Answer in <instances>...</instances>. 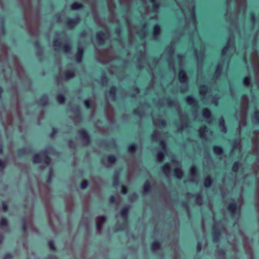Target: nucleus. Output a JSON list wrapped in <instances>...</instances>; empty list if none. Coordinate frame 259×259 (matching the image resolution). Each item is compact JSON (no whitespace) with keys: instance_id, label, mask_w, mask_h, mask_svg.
Returning <instances> with one entry per match:
<instances>
[{"instance_id":"f257e3e1","label":"nucleus","mask_w":259,"mask_h":259,"mask_svg":"<svg viewBox=\"0 0 259 259\" xmlns=\"http://www.w3.org/2000/svg\"><path fill=\"white\" fill-rule=\"evenodd\" d=\"M45 154H47L48 152L47 150L42 152ZM33 162L35 164L44 162V163L49 165L52 162V158L48 154H45L42 158L41 156L38 154H35L32 157Z\"/></svg>"},{"instance_id":"f03ea898","label":"nucleus","mask_w":259,"mask_h":259,"mask_svg":"<svg viewBox=\"0 0 259 259\" xmlns=\"http://www.w3.org/2000/svg\"><path fill=\"white\" fill-rule=\"evenodd\" d=\"M53 46L55 48L56 50L58 49H61L65 53H69L72 49L71 45L70 44L62 45L61 42L58 39H54L53 40Z\"/></svg>"},{"instance_id":"7ed1b4c3","label":"nucleus","mask_w":259,"mask_h":259,"mask_svg":"<svg viewBox=\"0 0 259 259\" xmlns=\"http://www.w3.org/2000/svg\"><path fill=\"white\" fill-rule=\"evenodd\" d=\"M78 135L85 145H89L91 143L90 135L86 130L84 128L79 130Z\"/></svg>"},{"instance_id":"20e7f679","label":"nucleus","mask_w":259,"mask_h":259,"mask_svg":"<svg viewBox=\"0 0 259 259\" xmlns=\"http://www.w3.org/2000/svg\"><path fill=\"white\" fill-rule=\"evenodd\" d=\"M227 209L232 214H235L237 211H240V206L238 205L232 199V201L228 203Z\"/></svg>"},{"instance_id":"39448f33","label":"nucleus","mask_w":259,"mask_h":259,"mask_svg":"<svg viewBox=\"0 0 259 259\" xmlns=\"http://www.w3.org/2000/svg\"><path fill=\"white\" fill-rule=\"evenodd\" d=\"M84 56V49L83 48L78 47L77 53L74 55V59L77 63H81L82 61Z\"/></svg>"},{"instance_id":"423d86ee","label":"nucleus","mask_w":259,"mask_h":259,"mask_svg":"<svg viewBox=\"0 0 259 259\" xmlns=\"http://www.w3.org/2000/svg\"><path fill=\"white\" fill-rule=\"evenodd\" d=\"M80 19L79 17H77L75 18H68L65 21V24L70 28H74L77 24L79 22Z\"/></svg>"},{"instance_id":"0eeeda50","label":"nucleus","mask_w":259,"mask_h":259,"mask_svg":"<svg viewBox=\"0 0 259 259\" xmlns=\"http://www.w3.org/2000/svg\"><path fill=\"white\" fill-rule=\"evenodd\" d=\"M96 38L98 42L100 45H104L106 38L105 31L103 30L98 31L96 34Z\"/></svg>"},{"instance_id":"6e6552de","label":"nucleus","mask_w":259,"mask_h":259,"mask_svg":"<svg viewBox=\"0 0 259 259\" xmlns=\"http://www.w3.org/2000/svg\"><path fill=\"white\" fill-rule=\"evenodd\" d=\"M221 236V230L215 227L212 228V237L213 242H218Z\"/></svg>"},{"instance_id":"1a4fd4ad","label":"nucleus","mask_w":259,"mask_h":259,"mask_svg":"<svg viewBox=\"0 0 259 259\" xmlns=\"http://www.w3.org/2000/svg\"><path fill=\"white\" fill-rule=\"evenodd\" d=\"M188 76L185 70L182 68L179 71V79L181 83H185L188 81Z\"/></svg>"},{"instance_id":"9d476101","label":"nucleus","mask_w":259,"mask_h":259,"mask_svg":"<svg viewBox=\"0 0 259 259\" xmlns=\"http://www.w3.org/2000/svg\"><path fill=\"white\" fill-rule=\"evenodd\" d=\"M186 100L188 104L191 107H196L197 106V101L191 95L187 96Z\"/></svg>"},{"instance_id":"9b49d317","label":"nucleus","mask_w":259,"mask_h":259,"mask_svg":"<svg viewBox=\"0 0 259 259\" xmlns=\"http://www.w3.org/2000/svg\"><path fill=\"white\" fill-rule=\"evenodd\" d=\"M39 104L42 106H46L49 103V97L46 94H43L38 99Z\"/></svg>"},{"instance_id":"f8f14e48","label":"nucleus","mask_w":259,"mask_h":259,"mask_svg":"<svg viewBox=\"0 0 259 259\" xmlns=\"http://www.w3.org/2000/svg\"><path fill=\"white\" fill-rule=\"evenodd\" d=\"M130 212L129 207H124L122 208L120 210V214L124 221H127L128 218V214Z\"/></svg>"},{"instance_id":"ddd939ff","label":"nucleus","mask_w":259,"mask_h":259,"mask_svg":"<svg viewBox=\"0 0 259 259\" xmlns=\"http://www.w3.org/2000/svg\"><path fill=\"white\" fill-rule=\"evenodd\" d=\"M64 75L66 79L73 78L75 76L74 70H68L64 72Z\"/></svg>"},{"instance_id":"4468645a","label":"nucleus","mask_w":259,"mask_h":259,"mask_svg":"<svg viewBox=\"0 0 259 259\" xmlns=\"http://www.w3.org/2000/svg\"><path fill=\"white\" fill-rule=\"evenodd\" d=\"M116 90L117 87L115 85H111L110 87L109 93L111 98H112L113 100H115L116 98Z\"/></svg>"},{"instance_id":"2eb2a0df","label":"nucleus","mask_w":259,"mask_h":259,"mask_svg":"<svg viewBox=\"0 0 259 259\" xmlns=\"http://www.w3.org/2000/svg\"><path fill=\"white\" fill-rule=\"evenodd\" d=\"M174 175L176 176L178 179H181L184 176V172L182 169L180 168H176L173 170Z\"/></svg>"},{"instance_id":"dca6fc26","label":"nucleus","mask_w":259,"mask_h":259,"mask_svg":"<svg viewBox=\"0 0 259 259\" xmlns=\"http://www.w3.org/2000/svg\"><path fill=\"white\" fill-rule=\"evenodd\" d=\"M212 151L215 155H220L223 153V149L221 145H214L212 147Z\"/></svg>"},{"instance_id":"f3484780","label":"nucleus","mask_w":259,"mask_h":259,"mask_svg":"<svg viewBox=\"0 0 259 259\" xmlns=\"http://www.w3.org/2000/svg\"><path fill=\"white\" fill-rule=\"evenodd\" d=\"M84 7V6L83 4L77 2L73 3L70 6V8L72 10H78L83 9Z\"/></svg>"},{"instance_id":"a211bd4d","label":"nucleus","mask_w":259,"mask_h":259,"mask_svg":"<svg viewBox=\"0 0 259 259\" xmlns=\"http://www.w3.org/2000/svg\"><path fill=\"white\" fill-rule=\"evenodd\" d=\"M160 32H161L160 26L157 24L154 25L153 26V32H152L153 35L155 37H156L159 36V35L160 33Z\"/></svg>"},{"instance_id":"6ab92c4d","label":"nucleus","mask_w":259,"mask_h":259,"mask_svg":"<svg viewBox=\"0 0 259 259\" xmlns=\"http://www.w3.org/2000/svg\"><path fill=\"white\" fill-rule=\"evenodd\" d=\"M70 111L74 113L76 117L80 118L81 117L80 109L78 106H77L71 108Z\"/></svg>"},{"instance_id":"aec40b11","label":"nucleus","mask_w":259,"mask_h":259,"mask_svg":"<svg viewBox=\"0 0 259 259\" xmlns=\"http://www.w3.org/2000/svg\"><path fill=\"white\" fill-rule=\"evenodd\" d=\"M120 184V181L119 178V172H115L113 177L112 185L114 186H118Z\"/></svg>"},{"instance_id":"412c9836","label":"nucleus","mask_w":259,"mask_h":259,"mask_svg":"<svg viewBox=\"0 0 259 259\" xmlns=\"http://www.w3.org/2000/svg\"><path fill=\"white\" fill-rule=\"evenodd\" d=\"M212 181H213V180L210 176H207L205 178L204 181V186L206 188L210 187V186L212 185Z\"/></svg>"},{"instance_id":"4be33fe9","label":"nucleus","mask_w":259,"mask_h":259,"mask_svg":"<svg viewBox=\"0 0 259 259\" xmlns=\"http://www.w3.org/2000/svg\"><path fill=\"white\" fill-rule=\"evenodd\" d=\"M151 248L154 251H156L161 247V243L158 241H155L151 243Z\"/></svg>"},{"instance_id":"5701e85b","label":"nucleus","mask_w":259,"mask_h":259,"mask_svg":"<svg viewBox=\"0 0 259 259\" xmlns=\"http://www.w3.org/2000/svg\"><path fill=\"white\" fill-rule=\"evenodd\" d=\"M143 189L144 192L145 193H148L151 191L152 185H151L149 182L146 181L145 182L143 186Z\"/></svg>"},{"instance_id":"b1692460","label":"nucleus","mask_w":259,"mask_h":259,"mask_svg":"<svg viewBox=\"0 0 259 259\" xmlns=\"http://www.w3.org/2000/svg\"><path fill=\"white\" fill-rule=\"evenodd\" d=\"M30 150H27L26 149H25L24 148H20L18 150L17 153H18V155L20 157H22L23 156L29 154L30 153Z\"/></svg>"},{"instance_id":"393cba45","label":"nucleus","mask_w":259,"mask_h":259,"mask_svg":"<svg viewBox=\"0 0 259 259\" xmlns=\"http://www.w3.org/2000/svg\"><path fill=\"white\" fill-rule=\"evenodd\" d=\"M223 71V66L222 64H219L217 65L215 70V77L218 78L220 76Z\"/></svg>"},{"instance_id":"a878e982","label":"nucleus","mask_w":259,"mask_h":259,"mask_svg":"<svg viewBox=\"0 0 259 259\" xmlns=\"http://www.w3.org/2000/svg\"><path fill=\"white\" fill-rule=\"evenodd\" d=\"M202 113L203 117L206 119L210 118L211 115L210 110L207 108L203 109Z\"/></svg>"},{"instance_id":"bb28decb","label":"nucleus","mask_w":259,"mask_h":259,"mask_svg":"<svg viewBox=\"0 0 259 259\" xmlns=\"http://www.w3.org/2000/svg\"><path fill=\"white\" fill-rule=\"evenodd\" d=\"M107 160L109 164H112L115 163L117 161V158L115 155L110 154L108 155Z\"/></svg>"},{"instance_id":"cd10ccee","label":"nucleus","mask_w":259,"mask_h":259,"mask_svg":"<svg viewBox=\"0 0 259 259\" xmlns=\"http://www.w3.org/2000/svg\"><path fill=\"white\" fill-rule=\"evenodd\" d=\"M161 169L165 174L167 175L169 174L170 169L169 164L167 162L165 163L161 167Z\"/></svg>"},{"instance_id":"c85d7f7f","label":"nucleus","mask_w":259,"mask_h":259,"mask_svg":"<svg viewBox=\"0 0 259 259\" xmlns=\"http://www.w3.org/2000/svg\"><path fill=\"white\" fill-rule=\"evenodd\" d=\"M56 99L58 102L60 104H63L66 101L65 97L63 94L58 95L56 97Z\"/></svg>"},{"instance_id":"c756f323","label":"nucleus","mask_w":259,"mask_h":259,"mask_svg":"<svg viewBox=\"0 0 259 259\" xmlns=\"http://www.w3.org/2000/svg\"><path fill=\"white\" fill-rule=\"evenodd\" d=\"M138 148L137 145L135 143L130 144L128 146V150L131 153L135 152Z\"/></svg>"},{"instance_id":"7c9ffc66","label":"nucleus","mask_w":259,"mask_h":259,"mask_svg":"<svg viewBox=\"0 0 259 259\" xmlns=\"http://www.w3.org/2000/svg\"><path fill=\"white\" fill-rule=\"evenodd\" d=\"M0 225L2 228L7 227L8 226V219L5 217H3L0 220Z\"/></svg>"},{"instance_id":"2f4dec72","label":"nucleus","mask_w":259,"mask_h":259,"mask_svg":"<svg viewBox=\"0 0 259 259\" xmlns=\"http://www.w3.org/2000/svg\"><path fill=\"white\" fill-rule=\"evenodd\" d=\"M208 130V127L206 125H203L199 130V133L201 137L204 136V133Z\"/></svg>"},{"instance_id":"473e14b6","label":"nucleus","mask_w":259,"mask_h":259,"mask_svg":"<svg viewBox=\"0 0 259 259\" xmlns=\"http://www.w3.org/2000/svg\"><path fill=\"white\" fill-rule=\"evenodd\" d=\"M84 105L85 108L88 109H91L93 108V104L90 99H86L84 101Z\"/></svg>"},{"instance_id":"72a5a7b5","label":"nucleus","mask_w":259,"mask_h":259,"mask_svg":"<svg viewBox=\"0 0 259 259\" xmlns=\"http://www.w3.org/2000/svg\"><path fill=\"white\" fill-rule=\"evenodd\" d=\"M190 172L191 175H192L193 177L195 176L197 174L198 168L195 165L192 166L190 168Z\"/></svg>"},{"instance_id":"f704fd0d","label":"nucleus","mask_w":259,"mask_h":259,"mask_svg":"<svg viewBox=\"0 0 259 259\" xmlns=\"http://www.w3.org/2000/svg\"><path fill=\"white\" fill-rule=\"evenodd\" d=\"M243 84L245 86H248L251 83V78L249 76H245L243 78Z\"/></svg>"},{"instance_id":"c9c22d12","label":"nucleus","mask_w":259,"mask_h":259,"mask_svg":"<svg viewBox=\"0 0 259 259\" xmlns=\"http://www.w3.org/2000/svg\"><path fill=\"white\" fill-rule=\"evenodd\" d=\"M164 153L162 151H159L156 155L157 159L158 161L161 162L163 161L164 158Z\"/></svg>"},{"instance_id":"e433bc0d","label":"nucleus","mask_w":259,"mask_h":259,"mask_svg":"<svg viewBox=\"0 0 259 259\" xmlns=\"http://www.w3.org/2000/svg\"><path fill=\"white\" fill-rule=\"evenodd\" d=\"M240 164L238 161H235L234 162L232 167V170L233 172H237L240 167Z\"/></svg>"},{"instance_id":"4c0bfd02","label":"nucleus","mask_w":259,"mask_h":259,"mask_svg":"<svg viewBox=\"0 0 259 259\" xmlns=\"http://www.w3.org/2000/svg\"><path fill=\"white\" fill-rule=\"evenodd\" d=\"M208 87L206 85H201L199 88V93L200 94H205L206 93Z\"/></svg>"},{"instance_id":"58836bf2","label":"nucleus","mask_w":259,"mask_h":259,"mask_svg":"<svg viewBox=\"0 0 259 259\" xmlns=\"http://www.w3.org/2000/svg\"><path fill=\"white\" fill-rule=\"evenodd\" d=\"M219 125L220 127H222L224 130L226 129L225 119H224L223 117H222L219 119Z\"/></svg>"},{"instance_id":"ea45409f","label":"nucleus","mask_w":259,"mask_h":259,"mask_svg":"<svg viewBox=\"0 0 259 259\" xmlns=\"http://www.w3.org/2000/svg\"><path fill=\"white\" fill-rule=\"evenodd\" d=\"M89 185V182L87 180H84L81 181L80 184V188L82 189H85Z\"/></svg>"},{"instance_id":"a19ab883","label":"nucleus","mask_w":259,"mask_h":259,"mask_svg":"<svg viewBox=\"0 0 259 259\" xmlns=\"http://www.w3.org/2000/svg\"><path fill=\"white\" fill-rule=\"evenodd\" d=\"M108 201L111 204H117V203L116 198L113 195H111L109 197Z\"/></svg>"},{"instance_id":"79ce46f5","label":"nucleus","mask_w":259,"mask_h":259,"mask_svg":"<svg viewBox=\"0 0 259 259\" xmlns=\"http://www.w3.org/2000/svg\"><path fill=\"white\" fill-rule=\"evenodd\" d=\"M48 246L49 248L53 250H56V247L55 242L53 240L48 242Z\"/></svg>"},{"instance_id":"37998d69","label":"nucleus","mask_w":259,"mask_h":259,"mask_svg":"<svg viewBox=\"0 0 259 259\" xmlns=\"http://www.w3.org/2000/svg\"><path fill=\"white\" fill-rule=\"evenodd\" d=\"M101 80L103 85H105L108 82L109 78L105 74L101 77Z\"/></svg>"},{"instance_id":"c03bdc74","label":"nucleus","mask_w":259,"mask_h":259,"mask_svg":"<svg viewBox=\"0 0 259 259\" xmlns=\"http://www.w3.org/2000/svg\"><path fill=\"white\" fill-rule=\"evenodd\" d=\"M231 47V40H229L227 46H226L222 50V54L223 55H226L227 53V49Z\"/></svg>"},{"instance_id":"a18cd8bd","label":"nucleus","mask_w":259,"mask_h":259,"mask_svg":"<svg viewBox=\"0 0 259 259\" xmlns=\"http://www.w3.org/2000/svg\"><path fill=\"white\" fill-rule=\"evenodd\" d=\"M58 132V128L56 127H54L52 128L51 132L50 133V137L53 138L55 135Z\"/></svg>"},{"instance_id":"49530a36","label":"nucleus","mask_w":259,"mask_h":259,"mask_svg":"<svg viewBox=\"0 0 259 259\" xmlns=\"http://www.w3.org/2000/svg\"><path fill=\"white\" fill-rule=\"evenodd\" d=\"M153 4L152 7L154 9L157 10L159 8V4L156 2V0H150Z\"/></svg>"},{"instance_id":"de8ad7c7","label":"nucleus","mask_w":259,"mask_h":259,"mask_svg":"<svg viewBox=\"0 0 259 259\" xmlns=\"http://www.w3.org/2000/svg\"><path fill=\"white\" fill-rule=\"evenodd\" d=\"M159 146L163 150H165L166 149V143L163 140H161L160 141L159 143Z\"/></svg>"},{"instance_id":"09e8293b","label":"nucleus","mask_w":259,"mask_h":259,"mask_svg":"<svg viewBox=\"0 0 259 259\" xmlns=\"http://www.w3.org/2000/svg\"><path fill=\"white\" fill-rule=\"evenodd\" d=\"M121 191H120L121 193H122V194H126L127 193L128 188L127 186H124V185H121Z\"/></svg>"},{"instance_id":"8fccbe9b","label":"nucleus","mask_w":259,"mask_h":259,"mask_svg":"<svg viewBox=\"0 0 259 259\" xmlns=\"http://www.w3.org/2000/svg\"><path fill=\"white\" fill-rule=\"evenodd\" d=\"M193 197L195 198V199L198 202H201L202 200V196L199 193H197L196 194L193 195Z\"/></svg>"},{"instance_id":"3c124183","label":"nucleus","mask_w":259,"mask_h":259,"mask_svg":"<svg viewBox=\"0 0 259 259\" xmlns=\"http://www.w3.org/2000/svg\"><path fill=\"white\" fill-rule=\"evenodd\" d=\"M103 224L102 222L97 221L96 222V228L97 230L100 231L102 229Z\"/></svg>"},{"instance_id":"603ef678","label":"nucleus","mask_w":259,"mask_h":259,"mask_svg":"<svg viewBox=\"0 0 259 259\" xmlns=\"http://www.w3.org/2000/svg\"><path fill=\"white\" fill-rule=\"evenodd\" d=\"M190 11L192 13V15L191 16V19L192 20H193L194 21H196V16L195 14V7L193 6L191 10H190Z\"/></svg>"},{"instance_id":"864d4df0","label":"nucleus","mask_w":259,"mask_h":259,"mask_svg":"<svg viewBox=\"0 0 259 259\" xmlns=\"http://www.w3.org/2000/svg\"><path fill=\"white\" fill-rule=\"evenodd\" d=\"M159 121V123L160 124V126H161L162 127H165L166 124H167V122H166V121L162 118V119H159L158 120Z\"/></svg>"},{"instance_id":"5fc2aeb1","label":"nucleus","mask_w":259,"mask_h":259,"mask_svg":"<svg viewBox=\"0 0 259 259\" xmlns=\"http://www.w3.org/2000/svg\"><path fill=\"white\" fill-rule=\"evenodd\" d=\"M2 208L4 211H7L9 209L7 203L4 201L2 202Z\"/></svg>"},{"instance_id":"6e6d98bb","label":"nucleus","mask_w":259,"mask_h":259,"mask_svg":"<svg viewBox=\"0 0 259 259\" xmlns=\"http://www.w3.org/2000/svg\"><path fill=\"white\" fill-rule=\"evenodd\" d=\"M255 21V15L253 12L250 14L249 21L254 23Z\"/></svg>"},{"instance_id":"4d7b16f0","label":"nucleus","mask_w":259,"mask_h":259,"mask_svg":"<svg viewBox=\"0 0 259 259\" xmlns=\"http://www.w3.org/2000/svg\"><path fill=\"white\" fill-rule=\"evenodd\" d=\"M21 229L23 232H26L27 231L28 224H26V222H25V223H22Z\"/></svg>"},{"instance_id":"13d9d810","label":"nucleus","mask_w":259,"mask_h":259,"mask_svg":"<svg viewBox=\"0 0 259 259\" xmlns=\"http://www.w3.org/2000/svg\"><path fill=\"white\" fill-rule=\"evenodd\" d=\"M6 161L0 159V169L3 170L6 166Z\"/></svg>"},{"instance_id":"bf43d9fd","label":"nucleus","mask_w":259,"mask_h":259,"mask_svg":"<svg viewBox=\"0 0 259 259\" xmlns=\"http://www.w3.org/2000/svg\"><path fill=\"white\" fill-rule=\"evenodd\" d=\"M33 45L34 47L37 49H40L41 48V42L38 40L34 41Z\"/></svg>"},{"instance_id":"052dcab7","label":"nucleus","mask_w":259,"mask_h":259,"mask_svg":"<svg viewBox=\"0 0 259 259\" xmlns=\"http://www.w3.org/2000/svg\"><path fill=\"white\" fill-rule=\"evenodd\" d=\"M196 250L197 252H200L202 250V244L201 242H198L196 244Z\"/></svg>"},{"instance_id":"680f3d73","label":"nucleus","mask_w":259,"mask_h":259,"mask_svg":"<svg viewBox=\"0 0 259 259\" xmlns=\"http://www.w3.org/2000/svg\"><path fill=\"white\" fill-rule=\"evenodd\" d=\"M13 256L12 254L10 253H7L4 254L3 256V259H12Z\"/></svg>"},{"instance_id":"e2e57ef3","label":"nucleus","mask_w":259,"mask_h":259,"mask_svg":"<svg viewBox=\"0 0 259 259\" xmlns=\"http://www.w3.org/2000/svg\"><path fill=\"white\" fill-rule=\"evenodd\" d=\"M52 175H53L52 171H51L50 172L49 176L47 179V182L48 183H51L52 182Z\"/></svg>"},{"instance_id":"0e129e2a","label":"nucleus","mask_w":259,"mask_h":259,"mask_svg":"<svg viewBox=\"0 0 259 259\" xmlns=\"http://www.w3.org/2000/svg\"><path fill=\"white\" fill-rule=\"evenodd\" d=\"M254 116L255 117V118L256 119V121L259 122V111H255L254 112Z\"/></svg>"},{"instance_id":"69168bd1","label":"nucleus","mask_w":259,"mask_h":259,"mask_svg":"<svg viewBox=\"0 0 259 259\" xmlns=\"http://www.w3.org/2000/svg\"><path fill=\"white\" fill-rule=\"evenodd\" d=\"M160 132L158 131H155L154 133L151 135L152 138L153 139H156L159 136Z\"/></svg>"},{"instance_id":"338daca9","label":"nucleus","mask_w":259,"mask_h":259,"mask_svg":"<svg viewBox=\"0 0 259 259\" xmlns=\"http://www.w3.org/2000/svg\"><path fill=\"white\" fill-rule=\"evenodd\" d=\"M133 113L135 115L137 116H141V113L140 112L137 110V109H135L134 111H133Z\"/></svg>"},{"instance_id":"774afa93","label":"nucleus","mask_w":259,"mask_h":259,"mask_svg":"<svg viewBox=\"0 0 259 259\" xmlns=\"http://www.w3.org/2000/svg\"><path fill=\"white\" fill-rule=\"evenodd\" d=\"M106 217L105 215H102L100 217V222H102V224L105 222L106 221Z\"/></svg>"}]
</instances>
